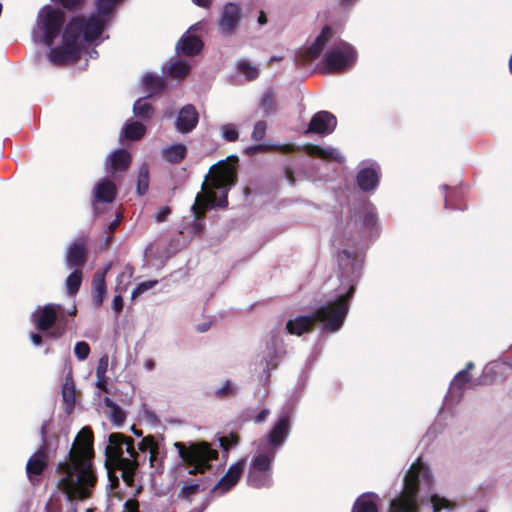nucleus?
<instances>
[{
	"label": "nucleus",
	"mask_w": 512,
	"mask_h": 512,
	"mask_svg": "<svg viewBox=\"0 0 512 512\" xmlns=\"http://www.w3.org/2000/svg\"><path fill=\"white\" fill-rule=\"evenodd\" d=\"M94 434L90 427H83L76 435L70 450L56 464V488L71 502L66 512H78L75 501L92 497L98 483L94 464Z\"/></svg>",
	"instance_id": "f257e3e1"
},
{
	"label": "nucleus",
	"mask_w": 512,
	"mask_h": 512,
	"mask_svg": "<svg viewBox=\"0 0 512 512\" xmlns=\"http://www.w3.org/2000/svg\"><path fill=\"white\" fill-rule=\"evenodd\" d=\"M431 479L429 467L418 458L406 472L402 492L390 502L388 512H420L419 484L421 481L430 483Z\"/></svg>",
	"instance_id": "f03ea898"
},
{
	"label": "nucleus",
	"mask_w": 512,
	"mask_h": 512,
	"mask_svg": "<svg viewBox=\"0 0 512 512\" xmlns=\"http://www.w3.org/2000/svg\"><path fill=\"white\" fill-rule=\"evenodd\" d=\"M174 447L189 475L205 474L210 471L213 462L219 458V452L207 441L175 442Z\"/></svg>",
	"instance_id": "7ed1b4c3"
},
{
	"label": "nucleus",
	"mask_w": 512,
	"mask_h": 512,
	"mask_svg": "<svg viewBox=\"0 0 512 512\" xmlns=\"http://www.w3.org/2000/svg\"><path fill=\"white\" fill-rule=\"evenodd\" d=\"M31 320L39 331L47 332V336L52 339L61 338L71 328V322L65 318L61 304L47 303L37 307Z\"/></svg>",
	"instance_id": "20e7f679"
},
{
	"label": "nucleus",
	"mask_w": 512,
	"mask_h": 512,
	"mask_svg": "<svg viewBox=\"0 0 512 512\" xmlns=\"http://www.w3.org/2000/svg\"><path fill=\"white\" fill-rule=\"evenodd\" d=\"M354 293L355 286L350 285L346 293L338 295L334 301L317 308L313 312L315 321L322 323L327 331H338L344 324L349 311V301Z\"/></svg>",
	"instance_id": "39448f33"
},
{
	"label": "nucleus",
	"mask_w": 512,
	"mask_h": 512,
	"mask_svg": "<svg viewBox=\"0 0 512 512\" xmlns=\"http://www.w3.org/2000/svg\"><path fill=\"white\" fill-rule=\"evenodd\" d=\"M127 436L122 433H111L109 444L105 449L106 465L110 464L114 469L122 471V479L128 487L134 486L135 472L138 468L136 459H129L123 456V445Z\"/></svg>",
	"instance_id": "423d86ee"
},
{
	"label": "nucleus",
	"mask_w": 512,
	"mask_h": 512,
	"mask_svg": "<svg viewBox=\"0 0 512 512\" xmlns=\"http://www.w3.org/2000/svg\"><path fill=\"white\" fill-rule=\"evenodd\" d=\"M113 14H100L96 11V15L89 17L75 16L64 27L70 29L71 35L79 42L82 38L87 43L94 42L103 33L107 22Z\"/></svg>",
	"instance_id": "0eeeda50"
},
{
	"label": "nucleus",
	"mask_w": 512,
	"mask_h": 512,
	"mask_svg": "<svg viewBox=\"0 0 512 512\" xmlns=\"http://www.w3.org/2000/svg\"><path fill=\"white\" fill-rule=\"evenodd\" d=\"M227 206V192H224L219 197L213 190H205L204 192L198 193L191 207L194 214V221L188 227L189 232L194 236H202L205 231L203 220L207 210L214 207L226 208Z\"/></svg>",
	"instance_id": "6e6552de"
},
{
	"label": "nucleus",
	"mask_w": 512,
	"mask_h": 512,
	"mask_svg": "<svg viewBox=\"0 0 512 512\" xmlns=\"http://www.w3.org/2000/svg\"><path fill=\"white\" fill-rule=\"evenodd\" d=\"M65 23V14L58 8L44 6L37 16V28L41 33L40 41L51 47L60 35Z\"/></svg>",
	"instance_id": "1a4fd4ad"
},
{
	"label": "nucleus",
	"mask_w": 512,
	"mask_h": 512,
	"mask_svg": "<svg viewBox=\"0 0 512 512\" xmlns=\"http://www.w3.org/2000/svg\"><path fill=\"white\" fill-rule=\"evenodd\" d=\"M356 59L355 48L341 41L326 52L322 62L328 73H342L352 67Z\"/></svg>",
	"instance_id": "9d476101"
},
{
	"label": "nucleus",
	"mask_w": 512,
	"mask_h": 512,
	"mask_svg": "<svg viewBox=\"0 0 512 512\" xmlns=\"http://www.w3.org/2000/svg\"><path fill=\"white\" fill-rule=\"evenodd\" d=\"M81 46L71 35L70 29H63L62 43L60 46L51 47L48 53V60L55 66H66L75 63L79 59Z\"/></svg>",
	"instance_id": "9b49d317"
},
{
	"label": "nucleus",
	"mask_w": 512,
	"mask_h": 512,
	"mask_svg": "<svg viewBox=\"0 0 512 512\" xmlns=\"http://www.w3.org/2000/svg\"><path fill=\"white\" fill-rule=\"evenodd\" d=\"M237 156H231L227 160L219 161L210 169V183L212 189H222L233 185L237 181V173L235 164L237 163ZM203 192L208 190L206 182L202 184Z\"/></svg>",
	"instance_id": "f8f14e48"
},
{
	"label": "nucleus",
	"mask_w": 512,
	"mask_h": 512,
	"mask_svg": "<svg viewBox=\"0 0 512 512\" xmlns=\"http://www.w3.org/2000/svg\"><path fill=\"white\" fill-rule=\"evenodd\" d=\"M333 30L330 26L326 25L322 28L320 34L316 37L315 41L309 47L300 50L295 56V62L297 65H305L315 59H317L327 42L332 37Z\"/></svg>",
	"instance_id": "ddd939ff"
},
{
	"label": "nucleus",
	"mask_w": 512,
	"mask_h": 512,
	"mask_svg": "<svg viewBox=\"0 0 512 512\" xmlns=\"http://www.w3.org/2000/svg\"><path fill=\"white\" fill-rule=\"evenodd\" d=\"M291 412L282 411L266 436L269 446L276 449L284 444L291 430Z\"/></svg>",
	"instance_id": "4468645a"
},
{
	"label": "nucleus",
	"mask_w": 512,
	"mask_h": 512,
	"mask_svg": "<svg viewBox=\"0 0 512 512\" xmlns=\"http://www.w3.org/2000/svg\"><path fill=\"white\" fill-rule=\"evenodd\" d=\"M48 452L46 447L38 449L26 463V475L31 485L38 486L41 476L48 467Z\"/></svg>",
	"instance_id": "2eb2a0df"
},
{
	"label": "nucleus",
	"mask_w": 512,
	"mask_h": 512,
	"mask_svg": "<svg viewBox=\"0 0 512 512\" xmlns=\"http://www.w3.org/2000/svg\"><path fill=\"white\" fill-rule=\"evenodd\" d=\"M241 17L240 6L233 2L227 3L222 9L218 22L221 33L224 35H232L235 33L241 21Z\"/></svg>",
	"instance_id": "dca6fc26"
},
{
	"label": "nucleus",
	"mask_w": 512,
	"mask_h": 512,
	"mask_svg": "<svg viewBox=\"0 0 512 512\" xmlns=\"http://www.w3.org/2000/svg\"><path fill=\"white\" fill-rule=\"evenodd\" d=\"M337 125L336 117L328 111H319L315 113L305 131V134H330Z\"/></svg>",
	"instance_id": "f3484780"
},
{
	"label": "nucleus",
	"mask_w": 512,
	"mask_h": 512,
	"mask_svg": "<svg viewBox=\"0 0 512 512\" xmlns=\"http://www.w3.org/2000/svg\"><path fill=\"white\" fill-rule=\"evenodd\" d=\"M245 468V460L241 459L232 464L224 476L217 482L212 489L213 492L219 491L224 494L230 491L240 480Z\"/></svg>",
	"instance_id": "a211bd4d"
},
{
	"label": "nucleus",
	"mask_w": 512,
	"mask_h": 512,
	"mask_svg": "<svg viewBox=\"0 0 512 512\" xmlns=\"http://www.w3.org/2000/svg\"><path fill=\"white\" fill-rule=\"evenodd\" d=\"M199 115L191 104L183 106L175 120V127L181 133L191 132L198 124Z\"/></svg>",
	"instance_id": "6ab92c4d"
},
{
	"label": "nucleus",
	"mask_w": 512,
	"mask_h": 512,
	"mask_svg": "<svg viewBox=\"0 0 512 512\" xmlns=\"http://www.w3.org/2000/svg\"><path fill=\"white\" fill-rule=\"evenodd\" d=\"M88 257L86 242L77 239L69 247L66 255V264L69 268L82 269Z\"/></svg>",
	"instance_id": "aec40b11"
},
{
	"label": "nucleus",
	"mask_w": 512,
	"mask_h": 512,
	"mask_svg": "<svg viewBox=\"0 0 512 512\" xmlns=\"http://www.w3.org/2000/svg\"><path fill=\"white\" fill-rule=\"evenodd\" d=\"M116 195V185L106 178L102 179L94 187L92 205L96 208L97 203H111L116 198Z\"/></svg>",
	"instance_id": "412c9836"
},
{
	"label": "nucleus",
	"mask_w": 512,
	"mask_h": 512,
	"mask_svg": "<svg viewBox=\"0 0 512 512\" xmlns=\"http://www.w3.org/2000/svg\"><path fill=\"white\" fill-rule=\"evenodd\" d=\"M110 269V265L106 266L102 270H98L94 273L92 278V296H93V304L96 308H99L103 305L104 300L107 296V287H106V274Z\"/></svg>",
	"instance_id": "4be33fe9"
},
{
	"label": "nucleus",
	"mask_w": 512,
	"mask_h": 512,
	"mask_svg": "<svg viewBox=\"0 0 512 512\" xmlns=\"http://www.w3.org/2000/svg\"><path fill=\"white\" fill-rule=\"evenodd\" d=\"M132 161L131 154L126 149L114 151L106 161V171L111 174L126 171Z\"/></svg>",
	"instance_id": "5701e85b"
},
{
	"label": "nucleus",
	"mask_w": 512,
	"mask_h": 512,
	"mask_svg": "<svg viewBox=\"0 0 512 512\" xmlns=\"http://www.w3.org/2000/svg\"><path fill=\"white\" fill-rule=\"evenodd\" d=\"M380 180L379 167H366L358 171L356 181L358 187L364 192L374 190Z\"/></svg>",
	"instance_id": "b1692460"
},
{
	"label": "nucleus",
	"mask_w": 512,
	"mask_h": 512,
	"mask_svg": "<svg viewBox=\"0 0 512 512\" xmlns=\"http://www.w3.org/2000/svg\"><path fill=\"white\" fill-rule=\"evenodd\" d=\"M316 321L313 313L309 315H300L295 319H290L286 323V330L289 334L301 336L304 333L311 332L314 329Z\"/></svg>",
	"instance_id": "393cba45"
},
{
	"label": "nucleus",
	"mask_w": 512,
	"mask_h": 512,
	"mask_svg": "<svg viewBox=\"0 0 512 512\" xmlns=\"http://www.w3.org/2000/svg\"><path fill=\"white\" fill-rule=\"evenodd\" d=\"M303 150L307 155L311 157H317L323 160L334 161L338 163L343 161V157L339 151L332 147L323 148L319 145L308 143L304 145Z\"/></svg>",
	"instance_id": "a878e982"
},
{
	"label": "nucleus",
	"mask_w": 512,
	"mask_h": 512,
	"mask_svg": "<svg viewBox=\"0 0 512 512\" xmlns=\"http://www.w3.org/2000/svg\"><path fill=\"white\" fill-rule=\"evenodd\" d=\"M176 48L186 56H195L202 50L203 42L198 36L183 35Z\"/></svg>",
	"instance_id": "bb28decb"
},
{
	"label": "nucleus",
	"mask_w": 512,
	"mask_h": 512,
	"mask_svg": "<svg viewBox=\"0 0 512 512\" xmlns=\"http://www.w3.org/2000/svg\"><path fill=\"white\" fill-rule=\"evenodd\" d=\"M62 400L64 404V411L71 414L74 410L76 403V388L72 376H67L62 385Z\"/></svg>",
	"instance_id": "cd10ccee"
},
{
	"label": "nucleus",
	"mask_w": 512,
	"mask_h": 512,
	"mask_svg": "<svg viewBox=\"0 0 512 512\" xmlns=\"http://www.w3.org/2000/svg\"><path fill=\"white\" fill-rule=\"evenodd\" d=\"M259 108L263 111L264 116H270L276 113L278 109L277 93L273 88L266 89L259 102Z\"/></svg>",
	"instance_id": "c85d7f7f"
},
{
	"label": "nucleus",
	"mask_w": 512,
	"mask_h": 512,
	"mask_svg": "<svg viewBox=\"0 0 512 512\" xmlns=\"http://www.w3.org/2000/svg\"><path fill=\"white\" fill-rule=\"evenodd\" d=\"M187 155V148L184 144L177 143L165 148L162 152L163 158L172 164L182 162Z\"/></svg>",
	"instance_id": "c756f323"
},
{
	"label": "nucleus",
	"mask_w": 512,
	"mask_h": 512,
	"mask_svg": "<svg viewBox=\"0 0 512 512\" xmlns=\"http://www.w3.org/2000/svg\"><path fill=\"white\" fill-rule=\"evenodd\" d=\"M247 483L253 488L269 487L272 483L271 472H260L249 468Z\"/></svg>",
	"instance_id": "7c9ffc66"
},
{
	"label": "nucleus",
	"mask_w": 512,
	"mask_h": 512,
	"mask_svg": "<svg viewBox=\"0 0 512 512\" xmlns=\"http://www.w3.org/2000/svg\"><path fill=\"white\" fill-rule=\"evenodd\" d=\"M474 368V364L472 362H468L466 367L459 371L453 378L451 382L450 389L452 391H459L460 393L465 389L466 385L471 381L472 377L470 374V370Z\"/></svg>",
	"instance_id": "2f4dec72"
},
{
	"label": "nucleus",
	"mask_w": 512,
	"mask_h": 512,
	"mask_svg": "<svg viewBox=\"0 0 512 512\" xmlns=\"http://www.w3.org/2000/svg\"><path fill=\"white\" fill-rule=\"evenodd\" d=\"M374 494H363L354 502L352 512H378L377 504L374 501Z\"/></svg>",
	"instance_id": "473e14b6"
},
{
	"label": "nucleus",
	"mask_w": 512,
	"mask_h": 512,
	"mask_svg": "<svg viewBox=\"0 0 512 512\" xmlns=\"http://www.w3.org/2000/svg\"><path fill=\"white\" fill-rule=\"evenodd\" d=\"M146 133V127L138 121H132L127 123L123 130L122 135L125 139L130 141L140 140Z\"/></svg>",
	"instance_id": "72a5a7b5"
},
{
	"label": "nucleus",
	"mask_w": 512,
	"mask_h": 512,
	"mask_svg": "<svg viewBox=\"0 0 512 512\" xmlns=\"http://www.w3.org/2000/svg\"><path fill=\"white\" fill-rule=\"evenodd\" d=\"M273 459L274 455L260 453L252 459L250 469L260 472H271Z\"/></svg>",
	"instance_id": "f704fd0d"
},
{
	"label": "nucleus",
	"mask_w": 512,
	"mask_h": 512,
	"mask_svg": "<svg viewBox=\"0 0 512 512\" xmlns=\"http://www.w3.org/2000/svg\"><path fill=\"white\" fill-rule=\"evenodd\" d=\"M83 279L82 269H75L66 279V291L68 295H76L80 289Z\"/></svg>",
	"instance_id": "c9c22d12"
},
{
	"label": "nucleus",
	"mask_w": 512,
	"mask_h": 512,
	"mask_svg": "<svg viewBox=\"0 0 512 512\" xmlns=\"http://www.w3.org/2000/svg\"><path fill=\"white\" fill-rule=\"evenodd\" d=\"M149 166L147 163H143L139 167L138 177H137V193L140 196H143L147 193L149 188Z\"/></svg>",
	"instance_id": "e433bc0d"
},
{
	"label": "nucleus",
	"mask_w": 512,
	"mask_h": 512,
	"mask_svg": "<svg viewBox=\"0 0 512 512\" xmlns=\"http://www.w3.org/2000/svg\"><path fill=\"white\" fill-rule=\"evenodd\" d=\"M143 84L150 95L161 92L165 87L163 80L153 74H146Z\"/></svg>",
	"instance_id": "4c0bfd02"
},
{
	"label": "nucleus",
	"mask_w": 512,
	"mask_h": 512,
	"mask_svg": "<svg viewBox=\"0 0 512 512\" xmlns=\"http://www.w3.org/2000/svg\"><path fill=\"white\" fill-rule=\"evenodd\" d=\"M138 449L142 452L149 451L150 452V462L151 464L156 459L158 454V444L155 441L154 437L149 435L144 437L139 443H138Z\"/></svg>",
	"instance_id": "58836bf2"
},
{
	"label": "nucleus",
	"mask_w": 512,
	"mask_h": 512,
	"mask_svg": "<svg viewBox=\"0 0 512 512\" xmlns=\"http://www.w3.org/2000/svg\"><path fill=\"white\" fill-rule=\"evenodd\" d=\"M133 113L142 119H150L154 113L153 106L140 98L133 105Z\"/></svg>",
	"instance_id": "ea45409f"
},
{
	"label": "nucleus",
	"mask_w": 512,
	"mask_h": 512,
	"mask_svg": "<svg viewBox=\"0 0 512 512\" xmlns=\"http://www.w3.org/2000/svg\"><path fill=\"white\" fill-rule=\"evenodd\" d=\"M237 69L248 81L256 80L259 77L258 68L247 60H240L237 64Z\"/></svg>",
	"instance_id": "a19ab883"
},
{
	"label": "nucleus",
	"mask_w": 512,
	"mask_h": 512,
	"mask_svg": "<svg viewBox=\"0 0 512 512\" xmlns=\"http://www.w3.org/2000/svg\"><path fill=\"white\" fill-rule=\"evenodd\" d=\"M124 0H95V10L100 14H114L115 9Z\"/></svg>",
	"instance_id": "79ce46f5"
},
{
	"label": "nucleus",
	"mask_w": 512,
	"mask_h": 512,
	"mask_svg": "<svg viewBox=\"0 0 512 512\" xmlns=\"http://www.w3.org/2000/svg\"><path fill=\"white\" fill-rule=\"evenodd\" d=\"M190 71V66L183 61H176L171 64L169 74L174 78L183 79Z\"/></svg>",
	"instance_id": "37998d69"
},
{
	"label": "nucleus",
	"mask_w": 512,
	"mask_h": 512,
	"mask_svg": "<svg viewBox=\"0 0 512 512\" xmlns=\"http://www.w3.org/2000/svg\"><path fill=\"white\" fill-rule=\"evenodd\" d=\"M462 192L457 188L449 189L444 197V207L447 209H457L460 206L457 204V199L460 198Z\"/></svg>",
	"instance_id": "c03bdc74"
},
{
	"label": "nucleus",
	"mask_w": 512,
	"mask_h": 512,
	"mask_svg": "<svg viewBox=\"0 0 512 512\" xmlns=\"http://www.w3.org/2000/svg\"><path fill=\"white\" fill-rule=\"evenodd\" d=\"M106 405L111 408V421L117 425L122 424L126 418L124 411L109 398H106Z\"/></svg>",
	"instance_id": "a18cd8bd"
},
{
	"label": "nucleus",
	"mask_w": 512,
	"mask_h": 512,
	"mask_svg": "<svg viewBox=\"0 0 512 512\" xmlns=\"http://www.w3.org/2000/svg\"><path fill=\"white\" fill-rule=\"evenodd\" d=\"M203 490L204 488L201 489L199 483L194 481H186L181 488L180 495L183 497H190Z\"/></svg>",
	"instance_id": "49530a36"
},
{
	"label": "nucleus",
	"mask_w": 512,
	"mask_h": 512,
	"mask_svg": "<svg viewBox=\"0 0 512 512\" xmlns=\"http://www.w3.org/2000/svg\"><path fill=\"white\" fill-rule=\"evenodd\" d=\"M222 136L228 142H235L239 138V132L233 124H225L221 127Z\"/></svg>",
	"instance_id": "de8ad7c7"
},
{
	"label": "nucleus",
	"mask_w": 512,
	"mask_h": 512,
	"mask_svg": "<svg viewBox=\"0 0 512 512\" xmlns=\"http://www.w3.org/2000/svg\"><path fill=\"white\" fill-rule=\"evenodd\" d=\"M267 131V123L263 120L257 121L254 124L251 138L254 141H261L264 139Z\"/></svg>",
	"instance_id": "09e8293b"
},
{
	"label": "nucleus",
	"mask_w": 512,
	"mask_h": 512,
	"mask_svg": "<svg viewBox=\"0 0 512 512\" xmlns=\"http://www.w3.org/2000/svg\"><path fill=\"white\" fill-rule=\"evenodd\" d=\"M433 511L434 512H440L444 508H451L452 504L450 501L444 497H440L436 494L432 495L430 498Z\"/></svg>",
	"instance_id": "8fccbe9b"
},
{
	"label": "nucleus",
	"mask_w": 512,
	"mask_h": 512,
	"mask_svg": "<svg viewBox=\"0 0 512 512\" xmlns=\"http://www.w3.org/2000/svg\"><path fill=\"white\" fill-rule=\"evenodd\" d=\"M74 353L78 360L83 361L87 359L90 354V346L85 341H79L75 344Z\"/></svg>",
	"instance_id": "3c124183"
},
{
	"label": "nucleus",
	"mask_w": 512,
	"mask_h": 512,
	"mask_svg": "<svg viewBox=\"0 0 512 512\" xmlns=\"http://www.w3.org/2000/svg\"><path fill=\"white\" fill-rule=\"evenodd\" d=\"M219 440L221 448L227 452L231 447L236 446L239 443V436L232 433L228 437H221Z\"/></svg>",
	"instance_id": "603ef678"
},
{
	"label": "nucleus",
	"mask_w": 512,
	"mask_h": 512,
	"mask_svg": "<svg viewBox=\"0 0 512 512\" xmlns=\"http://www.w3.org/2000/svg\"><path fill=\"white\" fill-rule=\"evenodd\" d=\"M108 363H109V357L107 354H104L100 357L97 363L96 367V377L97 378H104L106 376V372L108 369Z\"/></svg>",
	"instance_id": "864d4df0"
},
{
	"label": "nucleus",
	"mask_w": 512,
	"mask_h": 512,
	"mask_svg": "<svg viewBox=\"0 0 512 512\" xmlns=\"http://www.w3.org/2000/svg\"><path fill=\"white\" fill-rule=\"evenodd\" d=\"M235 394V390L230 381H226L224 385L215 391V396L218 399H224Z\"/></svg>",
	"instance_id": "5fc2aeb1"
},
{
	"label": "nucleus",
	"mask_w": 512,
	"mask_h": 512,
	"mask_svg": "<svg viewBox=\"0 0 512 512\" xmlns=\"http://www.w3.org/2000/svg\"><path fill=\"white\" fill-rule=\"evenodd\" d=\"M83 1L84 0H52L55 4H58L69 11L78 9L83 4Z\"/></svg>",
	"instance_id": "6e6d98bb"
},
{
	"label": "nucleus",
	"mask_w": 512,
	"mask_h": 512,
	"mask_svg": "<svg viewBox=\"0 0 512 512\" xmlns=\"http://www.w3.org/2000/svg\"><path fill=\"white\" fill-rule=\"evenodd\" d=\"M157 284L156 280H149L138 284V286L132 291V298H136L145 291L154 287Z\"/></svg>",
	"instance_id": "4d7b16f0"
},
{
	"label": "nucleus",
	"mask_w": 512,
	"mask_h": 512,
	"mask_svg": "<svg viewBox=\"0 0 512 512\" xmlns=\"http://www.w3.org/2000/svg\"><path fill=\"white\" fill-rule=\"evenodd\" d=\"M272 150L280 152L282 154H290L299 152L301 148L294 144H283V145H271Z\"/></svg>",
	"instance_id": "13d9d810"
},
{
	"label": "nucleus",
	"mask_w": 512,
	"mask_h": 512,
	"mask_svg": "<svg viewBox=\"0 0 512 512\" xmlns=\"http://www.w3.org/2000/svg\"><path fill=\"white\" fill-rule=\"evenodd\" d=\"M378 217L374 211H367L363 217V224L366 228H374L377 225Z\"/></svg>",
	"instance_id": "bf43d9fd"
},
{
	"label": "nucleus",
	"mask_w": 512,
	"mask_h": 512,
	"mask_svg": "<svg viewBox=\"0 0 512 512\" xmlns=\"http://www.w3.org/2000/svg\"><path fill=\"white\" fill-rule=\"evenodd\" d=\"M272 151L271 145H265V144H258L251 147L246 148V154L248 155H254L256 153H263Z\"/></svg>",
	"instance_id": "052dcab7"
},
{
	"label": "nucleus",
	"mask_w": 512,
	"mask_h": 512,
	"mask_svg": "<svg viewBox=\"0 0 512 512\" xmlns=\"http://www.w3.org/2000/svg\"><path fill=\"white\" fill-rule=\"evenodd\" d=\"M170 214H171V208L169 206H162L157 210V212L155 214V220L157 222H164L167 220V218Z\"/></svg>",
	"instance_id": "680f3d73"
},
{
	"label": "nucleus",
	"mask_w": 512,
	"mask_h": 512,
	"mask_svg": "<svg viewBox=\"0 0 512 512\" xmlns=\"http://www.w3.org/2000/svg\"><path fill=\"white\" fill-rule=\"evenodd\" d=\"M124 445L126 446V452L129 454V459H136L138 457V453L135 450L134 447V439L130 436H127V440L124 442Z\"/></svg>",
	"instance_id": "e2e57ef3"
},
{
	"label": "nucleus",
	"mask_w": 512,
	"mask_h": 512,
	"mask_svg": "<svg viewBox=\"0 0 512 512\" xmlns=\"http://www.w3.org/2000/svg\"><path fill=\"white\" fill-rule=\"evenodd\" d=\"M107 467H108V479H109L110 487H111V489H115L119 486V479L115 473L116 469H114V467L111 466L110 464H108Z\"/></svg>",
	"instance_id": "0e129e2a"
},
{
	"label": "nucleus",
	"mask_w": 512,
	"mask_h": 512,
	"mask_svg": "<svg viewBox=\"0 0 512 512\" xmlns=\"http://www.w3.org/2000/svg\"><path fill=\"white\" fill-rule=\"evenodd\" d=\"M123 512H139V503L136 499H129L124 504Z\"/></svg>",
	"instance_id": "69168bd1"
},
{
	"label": "nucleus",
	"mask_w": 512,
	"mask_h": 512,
	"mask_svg": "<svg viewBox=\"0 0 512 512\" xmlns=\"http://www.w3.org/2000/svg\"><path fill=\"white\" fill-rule=\"evenodd\" d=\"M124 302L121 295H115L112 301V309L115 313H120L123 310Z\"/></svg>",
	"instance_id": "338daca9"
},
{
	"label": "nucleus",
	"mask_w": 512,
	"mask_h": 512,
	"mask_svg": "<svg viewBox=\"0 0 512 512\" xmlns=\"http://www.w3.org/2000/svg\"><path fill=\"white\" fill-rule=\"evenodd\" d=\"M61 503L60 501H55V502H52V501H49L47 504H46V511L47 512H61Z\"/></svg>",
	"instance_id": "774afa93"
}]
</instances>
